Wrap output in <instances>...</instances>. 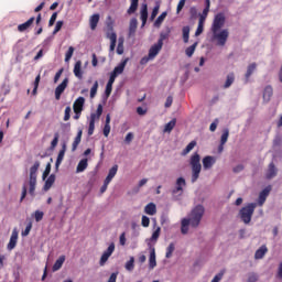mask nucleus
Masks as SVG:
<instances>
[{
  "label": "nucleus",
  "instance_id": "f257e3e1",
  "mask_svg": "<svg viewBox=\"0 0 282 282\" xmlns=\"http://www.w3.org/2000/svg\"><path fill=\"white\" fill-rule=\"evenodd\" d=\"M205 212L206 209L202 205L194 207L189 214V217L183 218L181 221L182 235H188V226L192 228H198L199 224H202V217H204Z\"/></svg>",
  "mask_w": 282,
  "mask_h": 282
},
{
  "label": "nucleus",
  "instance_id": "f03ea898",
  "mask_svg": "<svg viewBox=\"0 0 282 282\" xmlns=\"http://www.w3.org/2000/svg\"><path fill=\"white\" fill-rule=\"evenodd\" d=\"M202 156L199 153L195 152L191 159L189 164L192 167V183L195 184L199 180V174L202 173Z\"/></svg>",
  "mask_w": 282,
  "mask_h": 282
},
{
  "label": "nucleus",
  "instance_id": "7ed1b4c3",
  "mask_svg": "<svg viewBox=\"0 0 282 282\" xmlns=\"http://www.w3.org/2000/svg\"><path fill=\"white\" fill-rule=\"evenodd\" d=\"M256 209L257 203H249L239 210L238 217L241 219L242 223L248 225L250 224V221H252V215H254Z\"/></svg>",
  "mask_w": 282,
  "mask_h": 282
},
{
  "label": "nucleus",
  "instance_id": "20e7f679",
  "mask_svg": "<svg viewBox=\"0 0 282 282\" xmlns=\"http://www.w3.org/2000/svg\"><path fill=\"white\" fill-rule=\"evenodd\" d=\"M41 162L35 161L33 166L30 169V181H29V193L34 197V192L36 191V173H39V167Z\"/></svg>",
  "mask_w": 282,
  "mask_h": 282
},
{
  "label": "nucleus",
  "instance_id": "39448f33",
  "mask_svg": "<svg viewBox=\"0 0 282 282\" xmlns=\"http://www.w3.org/2000/svg\"><path fill=\"white\" fill-rule=\"evenodd\" d=\"M226 23V15L224 13H218L214 18V22L212 25V32L215 34V32H218V30H221Z\"/></svg>",
  "mask_w": 282,
  "mask_h": 282
},
{
  "label": "nucleus",
  "instance_id": "423d86ee",
  "mask_svg": "<svg viewBox=\"0 0 282 282\" xmlns=\"http://www.w3.org/2000/svg\"><path fill=\"white\" fill-rule=\"evenodd\" d=\"M214 34V39L217 41V45H219L220 47H224V45H226V42L228 41V30L225 29L223 31H220L219 33L215 32Z\"/></svg>",
  "mask_w": 282,
  "mask_h": 282
},
{
  "label": "nucleus",
  "instance_id": "0eeeda50",
  "mask_svg": "<svg viewBox=\"0 0 282 282\" xmlns=\"http://www.w3.org/2000/svg\"><path fill=\"white\" fill-rule=\"evenodd\" d=\"M184 186H186V180L184 177H178L176 180L175 188L172 189V195H177L178 197H182V195H184Z\"/></svg>",
  "mask_w": 282,
  "mask_h": 282
},
{
  "label": "nucleus",
  "instance_id": "6e6552de",
  "mask_svg": "<svg viewBox=\"0 0 282 282\" xmlns=\"http://www.w3.org/2000/svg\"><path fill=\"white\" fill-rule=\"evenodd\" d=\"M271 191H272V186L268 185L260 192L258 197V206H263V204H265V200L270 196Z\"/></svg>",
  "mask_w": 282,
  "mask_h": 282
},
{
  "label": "nucleus",
  "instance_id": "1a4fd4ad",
  "mask_svg": "<svg viewBox=\"0 0 282 282\" xmlns=\"http://www.w3.org/2000/svg\"><path fill=\"white\" fill-rule=\"evenodd\" d=\"M19 241V229L14 228L12 230L10 241L7 246L8 250H14L17 248V242Z\"/></svg>",
  "mask_w": 282,
  "mask_h": 282
},
{
  "label": "nucleus",
  "instance_id": "9d476101",
  "mask_svg": "<svg viewBox=\"0 0 282 282\" xmlns=\"http://www.w3.org/2000/svg\"><path fill=\"white\" fill-rule=\"evenodd\" d=\"M69 84V79L65 78L56 88H55V99L61 100V96L65 89H67V85Z\"/></svg>",
  "mask_w": 282,
  "mask_h": 282
},
{
  "label": "nucleus",
  "instance_id": "9b49d317",
  "mask_svg": "<svg viewBox=\"0 0 282 282\" xmlns=\"http://www.w3.org/2000/svg\"><path fill=\"white\" fill-rule=\"evenodd\" d=\"M164 43L162 42H158L156 44L152 45L149 50V58H155V56H158L160 54V52H162V47H163Z\"/></svg>",
  "mask_w": 282,
  "mask_h": 282
},
{
  "label": "nucleus",
  "instance_id": "f8f14e48",
  "mask_svg": "<svg viewBox=\"0 0 282 282\" xmlns=\"http://www.w3.org/2000/svg\"><path fill=\"white\" fill-rule=\"evenodd\" d=\"M83 107H85V98L78 97L73 104L74 113H83Z\"/></svg>",
  "mask_w": 282,
  "mask_h": 282
},
{
  "label": "nucleus",
  "instance_id": "ddd939ff",
  "mask_svg": "<svg viewBox=\"0 0 282 282\" xmlns=\"http://www.w3.org/2000/svg\"><path fill=\"white\" fill-rule=\"evenodd\" d=\"M128 63H129V57H126L123 61L120 62L118 66L113 68L111 74H113L115 76H120V74L124 72V68L127 67Z\"/></svg>",
  "mask_w": 282,
  "mask_h": 282
},
{
  "label": "nucleus",
  "instance_id": "4468645a",
  "mask_svg": "<svg viewBox=\"0 0 282 282\" xmlns=\"http://www.w3.org/2000/svg\"><path fill=\"white\" fill-rule=\"evenodd\" d=\"M67 151V144H63L62 149L58 152L56 162H55V169L56 171H58V167L61 166V164H63V160L65 159V152Z\"/></svg>",
  "mask_w": 282,
  "mask_h": 282
},
{
  "label": "nucleus",
  "instance_id": "2eb2a0df",
  "mask_svg": "<svg viewBox=\"0 0 282 282\" xmlns=\"http://www.w3.org/2000/svg\"><path fill=\"white\" fill-rule=\"evenodd\" d=\"M278 173H279V170L276 169V165H274V162H271L268 166L265 177L268 180H273V177H276Z\"/></svg>",
  "mask_w": 282,
  "mask_h": 282
},
{
  "label": "nucleus",
  "instance_id": "dca6fc26",
  "mask_svg": "<svg viewBox=\"0 0 282 282\" xmlns=\"http://www.w3.org/2000/svg\"><path fill=\"white\" fill-rule=\"evenodd\" d=\"M73 74L76 78H78L79 80H83V62L82 61H77L74 65L73 68Z\"/></svg>",
  "mask_w": 282,
  "mask_h": 282
},
{
  "label": "nucleus",
  "instance_id": "f3484780",
  "mask_svg": "<svg viewBox=\"0 0 282 282\" xmlns=\"http://www.w3.org/2000/svg\"><path fill=\"white\" fill-rule=\"evenodd\" d=\"M217 162L214 156L207 155L203 159V169L208 171L213 169V165Z\"/></svg>",
  "mask_w": 282,
  "mask_h": 282
},
{
  "label": "nucleus",
  "instance_id": "a211bd4d",
  "mask_svg": "<svg viewBox=\"0 0 282 282\" xmlns=\"http://www.w3.org/2000/svg\"><path fill=\"white\" fill-rule=\"evenodd\" d=\"M140 19L142 21V25H147V21L149 19V7L147 6V3L141 6Z\"/></svg>",
  "mask_w": 282,
  "mask_h": 282
},
{
  "label": "nucleus",
  "instance_id": "6ab92c4d",
  "mask_svg": "<svg viewBox=\"0 0 282 282\" xmlns=\"http://www.w3.org/2000/svg\"><path fill=\"white\" fill-rule=\"evenodd\" d=\"M98 23H100V14L99 13H95L89 18V25H90V30H96L98 28Z\"/></svg>",
  "mask_w": 282,
  "mask_h": 282
},
{
  "label": "nucleus",
  "instance_id": "aec40b11",
  "mask_svg": "<svg viewBox=\"0 0 282 282\" xmlns=\"http://www.w3.org/2000/svg\"><path fill=\"white\" fill-rule=\"evenodd\" d=\"M107 39L110 41V52L116 50V43H118V34L116 32H107Z\"/></svg>",
  "mask_w": 282,
  "mask_h": 282
},
{
  "label": "nucleus",
  "instance_id": "412c9836",
  "mask_svg": "<svg viewBox=\"0 0 282 282\" xmlns=\"http://www.w3.org/2000/svg\"><path fill=\"white\" fill-rule=\"evenodd\" d=\"M158 265L155 260V247H150V258H149V268L153 270Z\"/></svg>",
  "mask_w": 282,
  "mask_h": 282
},
{
  "label": "nucleus",
  "instance_id": "4be33fe9",
  "mask_svg": "<svg viewBox=\"0 0 282 282\" xmlns=\"http://www.w3.org/2000/svg\"><path fill=\"white\" fill-rule=\"evenodd\" d=\"M138 30V19L132 18L130 20V24H129V33L128 36H135V32Z\"/></svg>",
  "mask_w": 282,
  "mask_h": 282
},
{
  "label": "nucleus",
  "instance_id": "5701e85b",
  "mask_svg": "<svg viewBox=\"0 0 282 282\" xmlns=\"http://www.w3.org/2000/svg\"><path fill=\"white\" fill-rule=\"evenodd\" d=\"M33 23H34V17H31L26 22L18 25V31L25 32V30H30V28H32Z\"/></svg>",
  "mask_w": 282,
  "mask_h": 282
},
{
  "label": "nucleus",
  "instance_id": "b1692460",
  "mask_svg": "<svg viewBox=\"0 0 282 282\" xmlns=\"http://www.w3.org/2000/svg\"><path fill=\"white\" fill-rule=\"evenodd\" d=\"M54 182H56V175L51 174L47 180L45 181L44 184V191H50V188H52V186H54Z\"/></svg>",
  "mask_w": 282,
  "mask_h": 282
},
{
  "label": "nucleus",
  "instance_id": "393cba45",
  "mask_svg": "<svg viewBox=\"0 0 282 282\" xmlns=\"http://www.w3.org/2000/svg\"><path fill=\"white\" fill-rule=\"evenodd\" d=\"M273 94H274V90L272 89V86H267L263 91V100L265 102H270V98H272Z\"/></svg>",
  "mask_w": 282,
  "mask_h": 282
},
{
  "label": "nucleus",
  "instance_id": "a878e982",
  "mask_svg": "<svg viewBox=\"0 0 282 282\" xmlns=\"http://www.w3.org/2000/svg\"><path fill=\"white\" fill-rule=\"evenodd\" d=\"M144 213H145L147 215L153 216V215H155V213H158V207L155 206L154 203H150V204H148V205L144 207Z\"/></svg>",
  "mask_w": 282,
  "mask_h": 282
},
{
  "label": "nucleus",
  "instance_id": "bb28decb",
  "mask_svg": "<svg viewBox=\"0 0 282 282\" xmlns=\"http://www.w3.org/2000/svg\"><path fill=\"white\" fill-rule=\"evenodd\" d=\"M63 263H65V256H61L55 263L53 264V272H58L63 268Z\"/></svg>",
  "mask_w": 282,
  "mask_h": 282
},
{
  "label": "nucleus",
  "instance_id": "cd10ccee",
  "mask_svg": "<svg viewBox=\"0 0 282 282\" xmlns=\"http://www.w3.org/2000/svg\"><path fill=\"white\" fill-rule=\"evenodd\" d=\"M268 253V247L261 246L254 253V259H263Z\"/></svg>",
  "mask_w": 282,
  "mask_h": 282
},
{
  "label": "nucleus",
  "instance_id": "c85d7f7f",
  "mask_svg": "<svg viewBox=\"0 0 282 282\" xmlns=\"http://www.w3.org/2000/svg\"><path fill=\"white\" fill-rule=\"evenodd\" d=\"M117 173H118V165H113L110 170H109V173H108V175H107V177H106V182L108 183H111V180H113L115 177H116V175H117Z\"/></svg>",
  "mask_w": 282,
  "mask_h": 282
},
{
  "label": "nucleus",
  "instance_id": "c756f323",
  "mask_svg": "<svg viewBox=\"0 0 282 282\" xmlns=\"http://www.w3.org/2000/svg\"><path fill=\"white\" fill-rule=\"evenodd\" d=\"M80 140H83V130H79L77 132V135L74 139V142L72 144V151H76V149H78V144H80Z\"/></svg>",
  "mask_w": 282,
  "mask_h": 282
},
{
  "label": "nucleus",
  "instance_id": "7c9ffc66",
  "mask_svg": "<svg viewBox=\"0 0 282 282\" xmlns=\"http://www.w3.org/2000/svg\"><path fill=\"white\" fill-rule=\"evenodd\" d=\"M182 34H183V43H188L191 39V26L188 25L183 26Z\"/></svg>",
  "mask_w": 282,
  "mask_h": 282
},
{
  "label": "nucleus",
  "instance_id": "2f4dec72",
  "mask_svg": "<svg viewBox=\"0 0 282 282\" xmlns=\"http://www.w3.org/2000/svg\"><path fill=\"white\" fill-rule=\"evenodd\" d=\"M140 0H130V7L127 10V14H135L138 11V3Z\"/></svg>",
  "mask_w": 282,
  "mask_h": 282
},
{
  "label": "nucleus",
  "instance_id": "473e14b6",
  "mask_svg": "<svg viewBox=\"0 0 282 282\" xmlns=\"http://www.w3.org/2000/svg\"><path fill=\"white\" fill-rule=\"evenodd\" d=\"M175 124H177V119H172L170 122H167L164 127V133H171L173 129H175Z\"/></svg>",
  "mask_w": 282,
  "mask_h": 282
},
{
  "label": "nucleus",
  "instance_id": "72a5a7b5",
  "mask_svg": "<svg viewBox=\"0 0 282 282\" xmlns=\"http://www.w3.org/2000/svg\"><path fill=\"white\" fill-rule=\"evenodd\" d=\"M197 147V141L189 142L186 148L182 151L181 155H188V153L192 152L193 149Z\"/></svg>",
  "mask_w": 282,
  "mask_h": 282
},
{
  "label": "nucleus",
  "instance_id": "f704fd0d",
  "mask_svg": "<svg viewBox=\"0 0 282 282\" xmlns=\"http://www.w3.org/2000/svg\"><path fill=\"white\" fill-rule=\"evenodd\" d=\"M254 72H257V63L249 64L247 67V73L245 75L247 80L248 78H250V76H252V74H254Z\"/></svg>",
  "mask_w": 282,
  "mask_h": 282
},
{
  "label": "nucleus",
  "instance_id": "c9c22d12",
  "mask_svg": "<svg viewBox=\"0 0 282 282\" xmlns=\"http://www.w3.org/2000/svg\"><path fill=\"white\" fill-rule=\"evenodd\" d=\"M88 166L87 159H83L79 161L76 167V173H83Z\"/></svg>",
  "mask_w": 282,
  "mask_h": 282
},
{
  "label": "nucleus",
  "instance_id": "e433bc0d",
  "mask_svg": "<svg viewBox=\"0 0 282 282\" xmlns=\"http://www.w3.org/2000/svg\"><path fill=\"white\" fill-rule=\"evenodd\" d=\"M232 83H235V74L230 73L229 75H227V79L225 82L224 89H228V87H230L232 85Z\"/></svg>",
  "mask_w": 282,
  "mask_h": 282
},
{
  "label": "nucleus",
  "instance_id": "4c0bfd02",
  "mask_svg": "<svg viewBox=\"0 0 282 282\" xmlns=\"http://www.w3.org/2000/svg\"><path fill=\"white\" fill-rule=\"evenodd\" d=\"M134 268H135V258L130 257V260L126 263V270H128V272H133Z\"/></svg>",
  "mask_w": 282,
  "mask_h": 282
},
{
  "label": "nucleus",
  "instance_id": "58836bf2",
  "mask_svg": "<svg viewBox=\"0 0 282 282\" xmlns=\"http://www.w3.org/2000/svg\"><path fill=\"white\" fill-rule=\"evenodd\" d=\"M173 252H175V243H170L169 247L166 248V253H165V258L166 259H171V257H173Z\"/></svg>",
  "mask_w": 282,
  "mask_h": 282
},
{
  "label": "nucleus",
  "instance_id": "ea45409f",
  "mask_svg": "<svg viewBox=\"0 0 282 282\" xmlns=\"http://www.w3.org/2000/svg\"><path fill=\"white\" fill-rule=\"evenodd\" d=\"M230 135V130H228L227 128L223 130V134L220 137V143L221 144H226V142H228V138Z\"/></svg>",
  "mask_w": 282,
  "mask_h": 282
},
{
  "label": "nucleus",
  "instance_id": "a19ab883",
  "mask_svg": "<svg viewBox=\"0 0 282 282\" xmlns=\"http://www.w3.org/2000/svg\"><path fill=\"white\" fill-rule=\"evenodd\" d=\"M195 50H197V42L185 50L186 56H188V58H191V56H193V54H195Z\"/></svg>",
  "mask_w": 282,
  "mask_h": 282
},
{
  "label": "nucleus",
  "instance_id": "79ce46f5",
  "mask_svg": "<svg viewBox=\"0 0 282 282\" xmlns=\"http://www.w3.org/2000/svg\"><path fill=\"white\" fill-rule=\"evenodd\" d=\"M106 25H107V32H109V34H111V32H113V19L111 18V15L107 17V21H106Z\"/></svg>",
  "mask_w": 282,
  "mask_h": 282
},
{
  "label": "nucleus",
  "instance_id": "37998d69",
  "mask_svg": "<svg viewBox=\"0 0 282 282\" xmlns=\"http://www.w3.org/2000/svg\"><path fill=\"white\" fill-rule=\"evenodd\" d=\"M58 138H61V134H58V132H56L54 134V139L51 142V151H54V149H56V147H58Z\"/></svg>",
  "mask_w": 282,
  "mask_h": 282
},
{
  "label": "nucleus",
  "instance_id": "c03bdc74",
  "mask_svg": "<svg viewBox=\"0 0 282 282\" xmlns=\"http://www.w3.org/2000/svg\"><path fill=\"white\" fill-rule=\"evenodd\" d=\"M117 54L122 55L124 54V40L119 39L118 46H117Z\"/></svg>",
  "mask_w": 282,
  "mask_h": 282
},
{
  "label": "nucleus",
  "instance_id": "a18cd8bd",
  "mask_svg": "<svg viewBox=\"0 0 282 282\" xmlns=\"http://www.w3.org/2000/svg\"><path fill=\"white\" fill-rule=\"evenodd\" d=\"M169 13H166V11L162 12L158 19L155 20V25H162V23H164V19H166Z\"/></svg>",
  "mask_w": 282,
  "mask_h": 282
},
{
  "label": "nucleus",
  "instance_id": "49530a36",
  "mask_svg": "<svg viewBox=\"0 0 282 282\" xmlns=\"http://www.w3.org/2000/svg\"><path fill=\"white\" fill-rule=\"evenodd\" d=\"M41 83V75H37L35 77V80H34V88L32 90V95L33 96H36L37 91H39V84Z\"/></svg>",
  "mask_w": 282,
  "mask_h": 282
},
{
  "label": "nucleus",
  "instance_id": "de8ad7c7",
  "mask_svg": "<svg viewBox=\"0 0 282 282\" xmlns=\"http://www.w3.org/2000/svg\"><path fill=\"white\" fill-rule=\"evenodd\" d=\"M50 173H52V164L47 163V165L42 174V180H47V177H50Z\"/></svg>",
  "mask_w": 282,
  "mask_h": 282
},
{
  "label": "nucleus",
  "instance_id": "09e8293b",
  "mask_svg": "<svg viewBox=\"0 0 282 282\" xmlns=\"http://www.w3.org/2000/svg\"><path fill=\"white\" fill-rule=\"evenodd\" d=\"M161 231H162V228L158 227V228L153 231V234H152L150 240H151V241H158V239H160V232H161Z\"/></svg>",
  "mask_w": 282,
  "mask_h": 282
},
{
  "label": "nucleus",
  "instance_id": "8fccbe9b",
  "mask_svg": "<svg viewBox=\"0 0 282 282\" xmlns=\"http://www.w3.org/2000/svg\"><path fill=\"white\" fill-rule=\"evenodd\" d=\"M98 94V80H96L90 88V98H96V95Z\"/></svg>",
  "mask_w": 282,
  "mask_h": 282
},
{
  "label": "nucleus",
  "instance_id": "3c124183",
  "mask_svg": "<svg viewBox=\"0 0 282 282\" xmlns=\"http://www.w3.org/2000/svg\"><path fill=\"white\" fill-rule=\"evenodd\" d=\"M74 56V46H69L68 51L65 54V62L72 61V57Z\"/></svg>",
  "mask_w": 282,
  "mask_h": 282
},
{
  "label": "nucleus",
  "instance_id": "603ef678",
  "mask_svg": "<svg viewBox=\"0 0 282 282\" xmlns=\"http://www.w3.org/2000/svg\"><path fill=\"white\" fill-rule=\"evenodd\" d=\"M56 19H58V12H54L48 20V28H52L56 23Z\"/></svg>",
  "mask_w": 282,
  "mask_h": 282
},
{
  "label": "nucleus",
  "instance_id": "864d4df0",
  "mask_svg": "<svg viewBox=\"0 0 282 282\" xmlns=\"http://www.w3.org/2000/svg\"><path fill=\"white\" fill-rule=\"evenodd\" d=\"M72 118V107L67 106L64 112V121L67 122Z\"/></svg>",
  "mask_w": 282,
  "mask_h": 282
},
{
  "label": "nucleus",
  "instance_id": "5fc2aeb1",
  "mask_svg": "<svg viewBox=\"0 0 282 282\" xmlns=\"http://www.w3.org/2000/svg\"><path fill=\"white\" fill-rule=\"evenodd\" d=\"M202 21L203 20L198 21V26L196 29L195 36H199V34L204 32V22Z\"/></svg>",
  "mask_w": 282,
  "mask_h": 282
},
{
  "label": "nucleus",
  "instance_id": "6e6d98bb",
  "mask_svg": "<svg viewBox=\"0 0 282 282\" xmlns=\"http://www.w3.org/2000/svg\"><path fill=\"white\" fill-rule=\"evenodd\" d=\"M63 24L64 22L63 21H57L56 24H55V29L53 31V34H58V32H61V30H63Z\"/></svg>",
  "mask_w": 282,
  "mask_h": 282
},
{
  "label": "nucleus",
  "instance_id": "4d7b16f0",
  "mask_svg": "<svg viewBox=\"0 0 282 282\" xmlns=\"http://www.w3.org/2000/svg\"><path fill=\"white\" fill-rule=\"evenodd\" d=\"M150 224H151V219H149L148 216H142L141 226H143V228H149Z\"/></svg>",
  "mask_w": 282,
  "mask_h": 282
},
{
  "label": "nucleus",
  "instance_id": "13d9d810",
  "mask_svg": "<svg viewBox=\"0 0 282 282\" xmlns=\"http://www.w3.org/2000/svg\"><path fill=\"white\" fill-rule=\"evenodd\" d=\"M109 257H111V256L104 251V253L100 258L99 264L105 265V263H107V261H109Z\"/></svg>",
  "mask_w": 282,
  "mask_h": 282
},
{
  "label": "nucleus",
  "instance_id": "bf43d9fd",
  "mask_svg": "<svg viewBox=\"0 0 282 282\" xmlns=\"http://www.w3.org/2000/svg\"><path fill=\"white\" fill-rule=\"evenodd\" d=\"M115 251H116V243L111 242L105 252L106 254H109L111 257V254H113Z\"/></svg>",
  "mask_w": 282,
  "mask_h": 282
},
{
  "label": "nucleus",
  "instance_id": "052dcab7",
  "mask_svg": "<svg viewBox=\"0 0 282 282\" xmlns=\"http://www.w3.org/2000/svg\"><path fill=\"white\" fill-rule=\"evenodd\" d=\"M44 213L43 212H41V210H36L35 212V215H34V217H35V221H43V217H44Z\"/></svg>",
  "mask_w": 282,
  "mask_h": 282
},
{
  "label": "nucleus",
  "instance_id": "680f3d73",
  "mask_svg": "<svg viewBox=\"0 0 282 282\" xmlns=\"http://www.w3.org/2000/svg\"><path fill=\"white\" fill-rule=\"evenodd\" d=\"M208 12H210V11H208V9H204L198 21H202V23H205L206 22V18L208 17Z\"/></svg>",
  "mask_w": 282,
  "mask_h": 282
},
{
  "label": "nucleus",
  "instance_id": "e2e57ef3",
  "mask_svg": "<svg viewBox=\"0 0 282 282\" xmlns=\"http://www.w3.org/2000/svg\"><path fill=\"white\" fill-rule=\"evenodd\" d=\"M95 130H96V123H94V121H89L88 135H94Z\"/></svg>",
  "mask_w": 282,
  "mask_h": 282
},
{
  "label": "nucleus",
  "instance_id": "0e129e2a",
  "mask_svg": "<svg viewBox=\"0 0 282 282\" xmlns=\"http://www.w3.org/2000/svg\"><path fill=\"white\" fill-rule=\"evenodd\" d=\"M281 143H282V138L280 135H276L273 139V147H281Z\"/></svg>",
  "mask_w": 282,
  "mask_h": 282
},
{
  "label": "nucleus",
  "instance_id": "69168bd1",
  "mask_svg": "<svg viewBox=\"0 0 282 282\" xmlns=\"http://www.w3.org/2000/svg\"><path fill=\"white\" fill-rule=\"evenodd\" d=\"M258 276L256 273H249L248 275V282H257L258 281Z\"/></svg>",
  "mask_w": 282,
  "mask_h": 282
},
{
  "label": "nucleus",
  "instance_id": "338daca9",
  "mask_svg": "<svg viewBox=\"0 0 282 282\" xmlns=\"http://www.w3.org/2000/svg\"><path fill=\"white\" fill-rule=\"evenodd\" d=\"M221 279H224V273L223 272L216 274L214 276V279L212 280V282H219V281H221Z\"/></svg>",
  "mask_w": 282,
  "mask_h": 282
},
{
  "label": "nucleus",
  "instance_id": "774afa93",
  "mask_svg": "<svg viewBox=\"0 0 282 282\" xmlns=\"http://www.w3.org/2000/svg\"><path fill=\"white\" fill-rule=\"evenodd\" d=\"M118 281V272L111 273V275L108 279V282H116Z\"/></svg>",
  "mask_w": 282,
  "mask_h": 282
}]
</instances>
